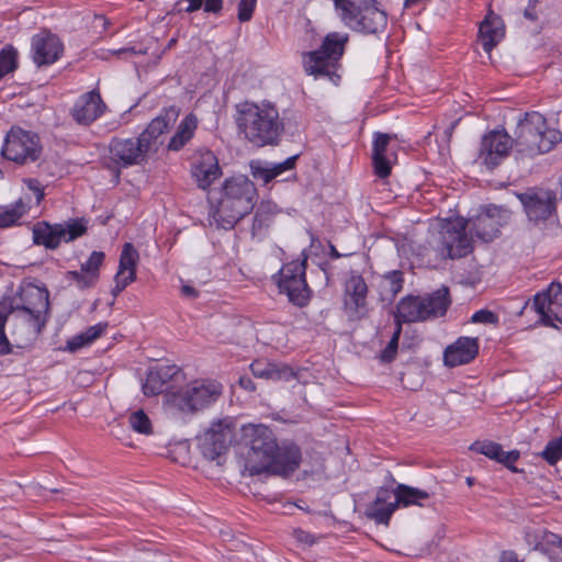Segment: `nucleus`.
Listing matches in <instances>:
<instances>
[{
  "label": "nucleus",
  "mask_w": 562,
  "mask_h": 562,
  "mask_svg": "<svg viewBox=\"0 0 562 562\" xmlns=\"http://www.w3.org/2000/svg\"><path fill=\"white\" fill-rule=\"evenodd\" d=\"M222 391V384L215 380H195L166 393V412L176 418L191 416L216 402Z\"/></svg>",
  "instance_id": "39448f33"
},
{
  "label": "nucleus",
  "mask_w": 562,
  "mask_h": 562,
  "mask_svg": "<svg viewBox=\"0 0 562 562\" xmlns=\"http://www.w3.org/2000/svg\"><path fill=\"white\" fill-rule=\"evenodd\" d=\"M111 158L123 167L138 165L145 160L149 153L140 137L113 139L110 144Z\"/></svg>",
  "instance_id": "aec40b11"
},
{
  "label": "nucleus",
  "mask_w": 562,
  "mask_h": 562,
  "mask_svg": "<svg viewBox=\"0 0 562 562\" xmlns=\"http://www.w3.org/2000/svg\"><path fill=\"white\" fill-rule=\"evenodd\" d=\"M181 294L186 297H189V299H195L198 297L199 295V292L196 289H194L193 286L189 285V284H184L182 285L181 288Z\"/></svg>",
  "instance_id": "bf43d9fd"
},
{
  "label": "nucleus",
  "mask_w": 562,
  "mask_h": 562,
  "mask_svg": "<svg viewBox=\"0 0 562 562\" xmlns=\"http://www.w3.org/2000/svg\"><path fill=\"white\" fill-rule=\"evenodd\" d=\"M241 441L247 448L243 454V468L248 475L262 473L290 475L301 463V450L292 441L278 443L273 431L261 424L241 427Z\"/></svg>",
  "instance_id": "f257e3e1"
},
{
  "label": "nucleus",
  "mask_w": 562,
  "mask_h": 562,
  "mask_svg": "<svg viewBox=\"0 0 562 562\" xmlns=\"http://www.w3.org/2000/svg\"><path fill=\"white\" fill-rule=\"evenodd\" d=\"M391 136L384 133H375L372 146V161L374 171L380 178H386L391 173V160L387 147Z\"/></svg>",
  "instance_id": "7c9ffc66"
},
{
  "label": "nucleus",
  "mask_w": 562,
  "mask_h": 562,
  "mask_svg": "<svg viewBox=\"0 0 562 562\" xmlns=\"http://www.w3.org/2000/svg\"><path fill=\"white\" fill-rule=\"evenodd\" d=\"M104 260V254L102 251H92L86 262L81 265L85 271L92 274L99 279L100 277V267L102 266Z\"/></svg>",
  "instance_id": "de8ad7c7"
},
{
  "label": "nucleus",
  "mask_w": 562,
  "mask_h": 562,
  "mask_svg": "<svg viewBox=\"0 0 562 562\" xmlns=\"http://www.w3.org/2000/svg\"><path fill=\"white\" fill-rule=\"evenodd\" d=\"M256 188L245 176L226 179L222 195L213 213L214 221L222 228H233L255 205Z\"/></svg>",
  "instance_id": "20e7f679"
},
{
  "label": "nucleus",
  "mask_w": 562,
  "mask_h": 562,
  "mask_svg": "<svg viewBox=\"0 0 562 562\" xmlns=\"http://www.w3.org/2000/svg\"><path fill=\"white\" fill-rule=\"evenodd\" d=\"M236 124L245 138L258 147L278 144L284 130L278 109L270 102L238 103Z\"/></svg>",
  "instance_id": "7ed1b4c3"
},
{
  "label": "nucleus",
  "mask_w": 562,
  "mask_h": 562,
  "mask_svg": "<svg viewBox=\"0 0 562 562\" xmlns=\"http://www.w3.org/2000/svg\"><path fill=\"white\" fill-rule=\"evenodd\" d=\"M67 278L76 282L80 289L91 288L98 281L95 277H92V274L88 273V271H85L82 267L80 271H68Z\"/></svg>",
  "instance_id": "49530a36"
},
{
  "label": "nucleus",
  "mask_w": 562,
  "mask_h": 562,
  "mask_svg": "<svg viewBox=\"0 0 562 562\" xmlns=\"http://www.w3.org/2000/svg\"><path fill=\"white\" fill-rule=\"evenodd\" d=\"M348 37H324L322 46L313 52L303 53V67L308 75L327 77L337 85L340 76L337 74L339 60L344 54Z\"/></svg>",
  "instance_id": "1a4fd4ad"
},
{
  "label": "nucleus",
  "mask_w": 562,
  "mask_h": 562,
  "mask_svg": "<svg viewBox=\"0 0 562 562\" xmlns=\"http://www.w3.org/2000/svg\"><path fill=\"white\" fill-rule=\"evenodd\" d=\"M106 324L99 323L97 325H93L89 327L86 331L81 333L83 337L86 338V341L93 342L95 339H98L101 334L105 330Z\"/></svg>",
  "instance_id": "864d4df0"
},
{
  "label": "nucleus",
  "mask_w": 562,
  "mask_h": 562,
  "mask_svg": "<svg viewBox=\"0 0 562 562\" xmlns=\"http://www.w3.org/2000/svg\"><path fill=\"white\" fill-rule=\"evenodd\" d=\"M10 311L25 312L32 316L46 315L49 307V293L46 289L27 284L10 301H2Z\"/></svg>",
  "instance_id": "2eb2a0df"
},
{
  "label": "nucleus",
  "mask_w": 562,
  "mask_h": 562,
  "mask_svg": "<svg viewBox=\"0 0 562 562\" xmlns=\"http://www.w3.org/2000/svg\"><path fill=\"white\" fill-rule=\"evenodd\" d=\"M396 499L397 506H424V503L430 497L429 493L417 487H413L406 484H397L392 492Z\"/></svg>",
  "instance_id": "2f4dec72"
},
{
  "label": "nucleus",
  "mask_w": 562,
  "mask_h": 562,
  "mask_svg": "<svg viewBox=\"0 0 562 562\" xmlns=\"http://www.w3.org/2000/svg\"><path fill=\"white\" fill-rule=\"evenodd\" d=\"M479 353V339L473 337H459L447 346L443 351V363L454 368L470 363Z\"/></svg>",
  "instance_id": "5701e85b"
},
{
  "label": "nucleus",
  "mask_w": 562,
  "mask_h": 562,
  "mask_svg": "<svg viewBox=\"0 0 562 562\" xmlns=\"http://www.w3.org/2000/svg\"><path fill=\"white\" fill-rule=\"evenodd\" d=\"M505 24L502 18L491 9L484 20L479 24L477 35H504Z\"/></svg>",
  "instance_id": "e433bc0d"
},
{
  "label": "nucleus",
  "mask_w": 562,
  "mask_h": 562,
  "mask_svg": "<svg viewBox=\"0 0 562 562\" xmlns=\"http://www.w3.org/2000/svg\"><path fill=\"white\" fill-rule=\"evenodd\" d=\"M128 420L133 430L144 435L151 432V423L142 409L132 413Z\"/></svg>",
  "instance_id": "c03bdc74"
},
{
  "label": "nucleus",
  "mask_w": 562,
  "mask_h": 562,
  "mask_svg": "<svg viewBox=\"0 0 562 562\" xmlns=\"http://www.w3.org/2000/svg\"><path fill=\"white\" fill-rule=\"evenodd\" d=\"M234 438V430L228 422L213 423L199 438V448L207 460H216L222 457Z\"/></svg>",
  "instance_id": "ddd939ff"
},
{
  "label": "nucleus",
  "mask_w": 562,
  "mask_h": 562,
  "mask_svg": "<svg viewBox=\"0 0 562 562\" xmlns=\"http://www.w3.org/2000/svg\"><path fill=\"white\" fill-rule=\"evenodd\" d=\"M368 285L363 277L351 271L345 281L344 286V304L349 312L356 313L367 305Z\"/></svg>",
  "instance_id": "393cba45"
},
{
  "label": "nucleus",
  "mask_w": 562,
  "mask_h": 562,
  "mask_svg": "<svg viewBox=\"0 0 562 562\" xmlns=\"http://www.w3.org/2000/svg\"><path fill=\"white\" fill-rule=\"evenodd\" d=\"M471 322L480 324H496L498 322V317L492 311L480 310L472 315Z\"/></svg>",
  "instance_id": "3c124183"
},
{
  "label": "nucleus",
  "mask_w": 562,
  "mask_h": 562,
  "mask_svg": "<svg viewBox=\"0 0 562 562\" xmlns=\"http://www.w3.org/2000/svg\"><path fill=\"white\" fill-rule=\"evenodd\" d=\"M25 183L27 184V188L34 194L35 204L38 205L41 203V201L43 200V198H44V191H43V189L41 187V183L37 180H35V179H27L25 181Z\"/></svg>",
  "instance_id": "6e6d98bb"
},
{
  "label": "nucleus",
  "mask_w": 562,
  "mask_h": 562,
  "mask_svg": "<svg viewBox=\"0 0 562 562\" xmlns=\"http://www.w3.org/2000/svg\"><path fill=\"white\" fill-rule=\"evenodd\" d=\"M519 451L512 450V451H504L501 450L499 458L497 459V462L502 463L506 468H508L512 472H517V468L514 465L516 461L519 459Z\"/></svg>",
  "instance_id": "8fccbe9b"
},
{
  "label": "nucleus",
  "mask_w": 562,
  "mask_h": 562,
  "mask_svg": "<svg viewBox=\"0 0 562 562\" xmlns=\"http://www.w3.org/2000/svg\"><path fill=\"white\" fill-rule=\"evenodd\" d=\"M180 375V369L175 364H157L151 368L143 384L146 396L157 395L165 390V385Z\"/></svg>",
  "instance_id": "bb28decb"
},
{
  "label": "nucleus",
  "mask_w": 562,
  "mask_h": 562,
  "mask_svg": "<svg viewBox=\"0 0 562 562\" xmlns=\"http://www.w3.org/2000/svg\"><path fill=\"white\" fill-rule=\"evenodd\" d=\"M296 159V155L291 156L284 161L278 164L255 159L249 164L250 173L255 179L260 180L267 184L273 179L280 177L285 171L294 169Z\"/></svg>",
  "instance_id": "cd10ccee"
},
{
  "label": "nucleus",
  "mask_w": 562,
  "mask_h": 562,
  "mask_svg": "<svg viewBox=\"0 0 562 562\" xmlns=\"http://www.w3.org/2000/svg\"><path fill=\"white\" fill-rule=\"evenodd\" d=\"M306 258L285 263L279 271L278 286L294 305L305 306L311 297V290L305 279Z\"/></svg>",
  "instance_id": "9b49d317"
},
{
  "label": "nucleus",
  "mask_w": 562,
  "mask_h": 562,
  "mask_svg": "<svg viewBox=\"0 0 562 562\" xmlns=\"http://www.w3.org/2000/svg\"><path fill=\"white\" fill-rule=\"evenodd\" d=\"M499 562H521L514 551H504L501 555Z\"/></svg>",
  "instance_id": "680f3d73"
},
{
  "label": "nucleus",
  "mask_w": 562,
  "mask_h": 562,
  "mask_svg": "<svg viewBox=\"0 0 562 562\" xmlns=\"http://www.w3.org/2000/svg\"><path fill=\"white\" fill-rule=\"evenodd\" d=\"M239 385L244 390L249 391V392H252L256 390V385H255L254 381L248 376H241L239 379Z\"/></svg>",
  "instance_id": "052dcab7"
},
{
  "label": "nucleus",
  "mask_w": 562,
  "mask_h": 562,
  "mask_svg": "<svg viewBox=\"0 0 562 562\" xmlns=\"http://www.w3.org/2000/svg\"><path fill=\"white\" fill-rule=\"evenodd\" d=\"M99 90L94 89L81 94L74 103L70 114L75 122L80 125H90L98 120L105 111Z\"/></svg>",
  "instance_id": "6ab92c4d"
},
{
  "label": "nucleus",
  "mask_w": 562,
  "mask_h": 562,
  "mask_svg": "<svg viewBox=\"0 0 562 562\" xmlns=\"http://www.w3.org/2000/svg\"><path fill=\"white\" fill-rule=\"evenodd\" d=\"M515 134L517 151L529 157L549 153L562 139L561 132L550 127L539 112L525 113L518 121Z\"/></svg>",
  "instance_id": "423d86ee"
},
{
  "label": "nucleus",
  "mask_w": 562,
  "mask_h": 562,
  "mask_svg": "<svg viewBox=\"0 0 562 562\" xmlns=\"http://www.w3.org/2000/svg\"><path fill=\"white\" fill-rule=\"evenodd\" d=\"M250 370L256 378L270 381H290L295 378L291 367L266 360L254 361L250 364Z\"/></svg>",
  "instance_id": "c756f323"
},
{
  "label": "nucleus",
  "mask_w": 562,
  "mask_h": 562,
  "mask_svg": "<svg viewBox=\"0 0 562 562\" xmlns=\"http://www.w3.org/2000/svg\"><path fill=\"white\" fill-rule=\"evenodd\" d=\"M402 331V325L397 324L396 329L393 333V336L391 340L389 341L387 346L382 350L381 352V361L383 362H391L394 360L398 347V339Z\"/></svg>",
  "instance_id": "a18cd8bd"
},
{
  "label": "nucleus",
  "mask_w": 562,
  "mask_h": 562,
  "mask_svg": "<svg viewBox=\"0 0 562 562\" xmlns=\"http://www.w3.org/2000/svg\"><path fill=\"white\" fill-rule=\"evenodd\" d=\"M327 35L334 36V35H339V33H337V32H330V33H328Z\"/></svg>",
  "instance_id": "774afa93"
},
{
  "label": "nucleus",
  "mask_w": 562,
  "mask_h": 562,
  "mask_svg": "<svg viewBox=\"0 0 562 562\" xmlns=\"http://www.w3.org/2000/svg\"><path fill=\"white\" fill-rule=\"evenodd\" d=\"M64 52L59 37H35L32 43V59L37 67L56 63Z\"/></svg>",
  "instance_id": "a878e982"
},
{
  "label": "nucleus",
  "mask_w": 562,
  "mask_h": 562,
  "mask_svg": "<svg viewBox=\"0 0 562 562\" xmlns=\"http://www.w3.org/2000/svg\"><path fill=\"white\" fill-rule=\"evenodd\" d=\"M452 130H453V125H452V126H450V127L447 130V132H446V133H447V135H448V136H450V135H451Z\"/></svg>",
  "instance_id": "338daca9"
},
{
  "label": "nucleus",
  "mask_w": 562,
  "mask_h": 562,
  "mask_svg": "<svg viewBox=\"0 0 562 562\" xmlns=\"http://www.w3.org/2000/svg\"><path fill=\"white\" fill-rule=\"evenodd\" d=\"M30 210L29 200L20 198L18 201L7 205H0V228H7L19 224L20 220Z\"/></svg>",
  "instance_id": "72a5a7b5"
},
{
  "label": "nucleus",
  "mask_w": 562,
  "mask_h": 562,
  "mask_svg": "<svg viewBox=\"0 0 562 562\" xmlns=\"http://www.w3.org/2000/svg\"><path fill=\"white\" fill-rule=\"evenodd\" d=\"M8 322L13 326L11 335L14 345L22 348L37 338L45 326L46 317L32 316V314L25 312L11 311Z\"/></svg>",
  "instance_id": "a211bd4d"
},
{
  "label": "nucleus",
  "mask_w": 562,
  "mask_h": 562,
  "mask_svg": "<svg viewBox=\"0 0 562 562\" xmlns=\"http://www.w3.org/2000/svg\"><path fill=\"white\" fill-rule=\"evenodd\" d=\"M331 257H334V258H339L340 257V254L336 250L335 247H331Z\"/></svg>",
  "instance_id": "69168bd1"
},
{
  "label": "nucleus",
  "mask_w": 562,
  "mask_h": 562,
  "mask_svg": "<svg viewBox=\"0 0 562 562\" xmlns=\"http://www.w3.org/2000/svg\"><path fill=\"white\" fill-rule=\"evenodd\" d=\"M143 54V53H146L145 50L143 49H136L134 46H130V47H122V48H119V49H115L112 52V54L114 55H121V54Z\"/></svg>",
  "instance_id": "e2e57ef3"
},
{
  "label": "nucleus",
  "mask_w": 562,
  "mask_h": 562,
  "mask_svg": "<svg viewBox=\"0 0 562 562\" xmlns=\"http://www.w3.org/2000/svg\"><path fill=\"white\" fill-rule=\"evenodd\" d=\"M293 537L295 538V540L303 544V546H306V547H312L313 544H315L318 540V537L303 530V529H295L293 531Z\"/></svg>",
  "instance_id": "603ef678"
},
{
  "label": "nucleus",
  "mask_w": 562,
  "mask_h": 562,
  "mask_svg": "<svg viewBox=\"0 0 562 562\" xmlns=\"http://www.w3.org/2000/svg\"><path fill=\"white\" fill-rule=\"evenodd\" d=\"M179 116V110L176 106L164 109L148 124L146 130L139 135L149 151H156L158 148V137L172 127Z\"/></svg>",
  "instance_id": "4be33fe9"
},
{
  "label": "nucleus",
  "mask_w": 562,
  "mask_h": 562,
  "mask_svg": "<svg viewBox=\"0 0 562 562\" xmlns=\"http://www.w3.org/2000/svg\"><path fill=\"white\" fill-rule=\"evenodd\" d=\"M191 175L200 189L206 190L222 176L218 159L211 150L200 151L191 165Z\"/></svg>",
  "instance_id": "412c9836"
},
{
  "label": "nucleus",
  "mask_w": 562,
  "mask_h": 562,
  "mask_svg": "<svg viewBox=\"0 0 562 562\" xmlns=\"http://www.w3.org/2000/svg\"><path fill=\"white\" fill-rule=\"evenodd\" d=\"M95 21L100 22L101 26H102V30L105 31L106 30V24H108V21L104 19V16L102 15H95Z\"/></svg>",
  "instance_id": "0e129e2a"
},
{
  "label": "nucleus",
  "mask_w": 562,
  "mask_h": 562,
  "mask_svg": "<svg viewBox=\"0 0 562 562\" xmlns=\"http://www.w3.org/2000/svg\"><path fill=\"white\" fill-rule=\"evenodd\" d=\"M272 221V211L270 205L261 204L256 211L252 222V233L259 234L267 228Z\"/></svg>",
  "instance_id": "79ce46f5"
},
{
  "label": "nucleus",
  "mask_w": 562,
  "mask_h": 562,
  "mask_svg": "<svg viewBox=\"0 0 562 562\" xmlns=\"http://www.w3.org/2000/svg\"><path fill=\"white\" fill-rule=\"evenodd\" d=\"M470 450L481 453L491 460L497 461V459L499 458L502 446L494 441L483 440L473 442L470 446Z\"/></svg>",
  "instance_id": "a19ab883"
},
{
  "label": "nucleus",
  "mask_w": 562,
  "mask_h": 562,
  "mask_svg": "<svg viewBox=\"0 0 562 562\" xmlns=\"http://www.w3.org/2000/svg\"><path fill=\"white\" fill-rule=\"evenodd\" d=\"M528 218L535 223L544 222L555 211L557 196L551 190L529 189L518 194Z\"/></svg>",
  "instance_id": "dca6fc26"
},
{
  "label": "nucleus",
  "mask_w": 562,
  "mask_h": 562,
  "mask_svg": "<svg viewBox=\"0 0 562 562\" xmlns=\"http://www.w3.org/2000/svg\"><path fill=\"white\" fill-rule=\"evenodd\" d=\"M41 153L42 145L38 135L19 126L10 128L1 148L3 158L19 165L36 161Z\"/></svg>",
  "instance_id": "9d476101"
},
{
  "label": "nucleus",
  "mask_w": 562,
  "mask_h": 562,
  "mask_svg": "<svg viewBox=\"0 0 562 562\" xmlns=\"http://www.w3.org/2000/svg\"><path fill=\"white\" fill-rule=\"evenodd\" d=\"M10 312L5 303H0V356H7L12 352V344L4 331Z\"/></svg>",
  "instance_id": "ea45409f"
},
{
  "label": "nucleus",
  "mask_w": 562,
  "mask_h": 562,
  "mask_svg": "<svg viewBox=\"0 0 562 562\" xmlns=\"http://www.w3.org/2000/svg\"><path fill=\"white\" fill-rule=\"evenodd\" d=\"M509 220L507 210L491 205L476 216L464 221L457 218L446 222L434 237V250L439 259H458L472 251V243L465 229L487 243L496 238L501 227Z\"/></svg>",
  "instance_id": "f03ea898"
},
{
  "label": "nucleus",
  "mask_w": 562,
  "mask_h": 562,
  "mask_svg": "<svg viewBox=\"0 0 562 562\" xmlns=\"http://www.w3.org/2000/svg\"><path fill=\"white\" fill-rule=\"evenodd\" d=\"M392 493L386 488H381L374 502L367 508V516L376 524L389 525L393 513L398 508L396 499L390 501Z\"/></svg>",
  "instance_id": "c85d7f7f"
},
{
  "label": "nucleus",
  "mask_w": 562,
  "mask_h": 562,
  "mask_svg": "<svg viewBox=\"0 0 562 562\" xmlns=\"http://www.w3.org/2000/svg\"><path fill=\"white\" fill-rule=\"evenodd\" d=\"M449 290L442 286L427 296H405L396 312L397 324L424 322L443 316L450 305Z\"/></svg>",
  "instance_id": "6e6552de"
},
{
  "label": "nucleus",
  "mask_w": 562,
  "mask_h": 562,
  "mask_svg": "<svg viewBox=\"0 0 562 562\" xmlns=\"http://www.w3.org/2000/svg\"><path fill=\"white\" fill-rule=\"evenodd\" d=\"M18 67V50L7 45L0 50V80Z\"/></svg>",
  "instance_id": "4c0bfd02"
},
{
  "label": "nucleus",
  "mask_w": 562,
  "mask_h": 562,
  "mask_svg": "<svg viewBox=\"0 0 562 562\" xmlns=\"http://www.w3.org/2000/svg\"><path fill=\"white\" fill-rule=\"evenodd\" d=\"M138 259L139 255L136 248L131 243H125L120 256L119 271L114 277L115 286L112 290L114 296H117L135 280Z\"/></svg>",
  "instance_id": "b1692460"
},
{
  "label": "nucleus",
  "mask_w": 562,
  "mask_h": 562,
  "mask_svg": "<svg viewBox=\"0 0 562 562\" xmlns=\"http://www.w3.org/2000/svg\"><path fill=\"white\" fill-rule=\"evenodd\" d=\"M538 0H529L528 5L524 10V16L529 21H537L538 12H537Z\"/></svg>",
  "instance_id": "4d7b16f0"
},
{
  "label": "nucleus",
  "mask_w": 562,
  "mask_h": 562,
  "mask_svg": "<svg viewBox=\"0 0 562 562\" xmlns=\"http://www.w3.org/2000/svg\"><path fill=\"white\" fill-rule=\"evenodd\" d=\"M514 144L506 131H491L482 138L479 160L488 169H494L509 155Z\"/></svg>",
  "instance_id": "4468645a"
},
{
  "label": "nucleus",
  "mask_w": 562,
  "mask_h": 562,
  "mask_svg": "<svg viewBox=\"0 0 562 562\" xmlns=\"http://www.w3.org/2000/svg\"><path fill=\"white\" fill-rule=\"evenodd\" d=\"M88 345L89 342L86 341L83 335L79 334L67 341L66 350L70 352H76Z\"/></svg>",
  "instance_id": "5fc2aeb1"
},
{
  "label": "nucleus",
  "mask_w": 562,
  "mask_h": 562,
  "mask_svg": "<svg viewBox=\"0 0 562 562\" xmlns=\"http://www.w3.org/2000/svg\"><path fill=\"white\" fill-rule=\"evenodd\" d=\"M550 465H554L562 459V437L550 440L540 453Z\"/></svg>",
  "instance_id": "37998d69"
},
{
  "label": "nucleus",
  "mask_w": 562,
  "mask_h": 562,
  "mask_svg": "<svg viewBox=\"0 0 562 562\" xmlns=\"http://www.w3.org/2000/svg\"><path fill=\"white\" fill-rule=\"evenodd\" d=\"M337 15L353 32L367 35L382 33L387 15L376 0H333Z\"/></svg>",
  "instance_id": "0eeeda50"
},
{
  "label": "nucleus",
  "mask_w": 562,
  "mask_h": 562,
  "mask_svg": "<svg viewBox=\"0 0 562 562\" xmlns=\"http://www.w3.org/2000/svg\"><path fill=\"white\" fill-rule=\"evenodd\" d=\"M87 232V222L82 218L70 220L63 224L49 225L41 223L33 228V240L36 245L55 249L61 241L69 243Z\"/></svg>",
  "instance_id": "f8f14e48"
},
{
  "label": "nucleus",
  "mask_w": 562,
  "mask_h": 562,
  "mask_svg": "<svg viewBox=\"0 0 562 562\" xmlns=\"http://www.w3.org/2000/svg\"><path fill=\"white\" fill-rule=\"evenodd\" d=\"M257 0H239L237 8V18L239 22L251 20L256 9Z\"/></svg>",
  "instance_id": "09e8293b"
},
{
  "label": "nucleus",
  "mask_w": 562,
  "mask_h": 562,
  "mask_svg": "<svg viewBox=\"0 0 562 562\" xmlns=\"http://www.w3.org/2000/svg\"><path fill=\"white\" fill-rule=\"evenodd\" d=\"M182 2H188L186 12H194L203 8L207 13L218 14L223 10V0H181L179 4Z\"/></svg>",
  "instance_id": "58836bf2"
},
{
  "label": "nucleus",
  "mask_w": 562,
  "mask_h": 562,
  "mask_svg": "<svg viewBox=\"0 0 562 562\" xmlns=\"http://www.w3.org/2000/svg\"><path fill=\"white\" fill-rule=\"evenodd\" d=\"M404 274L400 270H392L382 276L380 283L383 300L392 301L403 289Z\"/></svg>",
  "instance_id": "f704fd0d"
},
{
  "label": "nucleus",
  "mask_w": 562,
  "mask_h": 562,
  "mask_svg": "<svg viewBox=\"0 0 562 562\" xmlns=\"http://www.w3.org/2000/svg\"><path fill=\"white\" fill-rule=\"evenodd\" d=\"M533 306L543 324L562 326V285L552 282L546 291L535 295Z\"/></svg>",
  "instance_id": "f3484780"
},
{
  "label": "nucleus",
  "mask_w": 562,
  "mask_h": 562,
  "mask_svg": "<svg viewBox=\"0 0 562 562\" xmlns=\"http://www.w3.org/2000/svg\"><path fill=\"white\" fill-rule=\"evenodd\" d=\"M498 44L496 37H482L481 41L476 42V47L481 45L485 53H491V50Z\"/></svg>",
  "instance_id": "13d9d810"
},
{
  "label": "nucleus",
  "mask_w": 562,
  "mask_h": 562,
  "mask_svg": "<svg viewBox=\"0 0 562 562\" xmlns=\"http://www.w3.org/2000/svg\"><path fill=\"white\" fill-rule=\"evenodd\" d=\"M544 540L552 544L562 543V540L557 535L548 532L543 528H527L525 530V541L530 549H542V542Z\"/></svg>",
  "instance_id": "c9c22d12"
},
{
  "label": "nucleus",
  "mask_w": 562,
  "mask_h": 562,
  "mask_svg": "<svg viewBox=\"0 0 562 562\" xmlns=\"http://www.w3.org/2000/svg\"><path fill=\"white\" fill-rule=\"evenodd\" d=\"M198 127V119L194 114L190 113L183 117L178 125L175 135L171 137L168 149L178 151L193 137Z\"/></svg>",
  "instance_id": "473e14b6"
}]
</instances>
